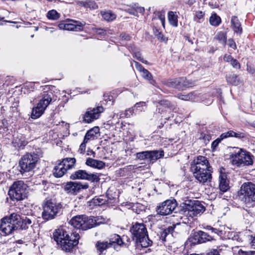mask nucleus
<instances>
[{"instance_id": "1", "label": "nucleus", "mask_w": 255, "mask_h": 255, "mask_svg": "<svg viewBox=\"0 0 255 255\" xmlns=\"http://www.w3.org/2000/svg\"><path fill=\"white\" fill-rule=\"evenodd\" d=\"M53 239L60 246L63 251L70 252L74 247L78 245L80 236L78 233L69 234L63 228H59L53 233Z\"/></svg>"}, {"instance_id": "2", "label": "nucleus", "mask_w": 255, "mask_h": 255, "mask_svg": "<svg viewBox=\"0 0 255 255\" xmlns=\"http://www.w3.org/2000/svg\"><path fill=\"white\" fill-rule=\"evenodd\" d=\"M43 93L41 99L37 104L36 107L32 109L31 118L37 119L39 118L44 113L48 106L52 101L54 98L53 92L55 87L52 85H46L42 86Z\"/></svg>"}, {"instance_id": "3", "label": "nucleus", "mask_w": 255, "mask_h": 255, "mask_svg": "<svg viewBox=\"0 0 255 255\" xmlns=\"http://www.w3.org/2000/svg\"><path fill=\"white\" fill-rule=\"evenodd\" d=\"M130 231L137 246L147 248L151 245L152 242L148 238L147 229L143 223H136L132 225Z\"/></svg>"}, {"instance_id": "4", "label": "nucleus", "mask_w": 255, "mask_h": 255, "mask_svg": "<svg viewBox=\"0 0 255 255\" xmlns=\"http://www.w3.org/2000/svg\"><path fill=\"white\" fill-rule=\"evenodd\" d=\"M240 197L248 207L255 206V184L251 182L243 184L240 191Z\"/></svg>"}, {"instance_id": "5", "label": "nucleus", "mask_w": 255, "mask_h": 255, "mask_svg": "<svg viewBox=\"0 0 255 255\" xmlns=\"http://www.w3.org/2000/svg\"><path fill=\"white\" fill-rule=\"evenodd\" d=\"M62 208V205L56 202L55 199L47 198L43 204V211L42 217L45 220L53 219Z\"/></svg>"}, {"instance_id": "6", "label": "nucleus", "mask_w": 255, "mask_h": 255, "mask_svg": "<svg viewBox=\"0 0 255 255\" xmlns=\"http://www.w3.org/2000/svg\"><path fill=\"white\" fill-rule=\"evenodd\" d=\"M27 188V185L22 180L15 181L10 187L8 195L12 200H22L26 196Z\"/></svg>"}, {"instance_id": "7", "label": "nucleus", "mask_w": 255, "mask_h": 255, "mask_svg": "<svg viewBox=\"0 0 255 255\" xmlns=\"http://www.w3.org/2000/svg\"><path fill=\"white\" fill-rule=\"evenodd\" d=\"M98 219L94 220L93 219L89 218L86 215H77L73 217L70 221V224L73 227L87 230L94 227V225L97 222Z\"/></svg>"}, {"instance_id": "8", "label": "nucleus", "mask_w": 255, "mask_h": 255, "mask_svg": "<svg viewBox=\"0 0 255 255\" xmlns=\"http://www.w3.org/2000/svg\"><path fill=\"white\" fill-rule=\"evenodd\" d=\"M233 164L239 166L241 165H249L253 163V156L242 149L237 148L230 156Z\"/></svg>"}, {"instance_id": "9", "label": "nucleus", "mask_w": 255, "mask_h": 255, "mask_svg": "<svg viewBox=\"0 0 255 255\" xmlns=\"http://www.w3.org/2000/svg\"><path fill=\"white\" fill-rule=\"evenodd\" d=\"M182 206L184 214L191 218L203 213L205 210V207L199 201H188L183 203Z\"/></svg>"}, {"instance_id": "10", "label": "nucleus", "mask_w": 255, "mask_h": 255, "mask_svg": "<svg viewBox=\"0 0 255 255\" xmlns=\"http://www.w3.org/2000/svg\"><path fill=\"white\" fill-rule=\"evenodd\" d=\"M38 160L37 154L35 153H26L23 155L19 161V166L21 172L31 171L35 167Z\"/></svg>"}, {"instance_id": "11", "label": "nucleus", "mask_w": 255, "mask_h": 255, "mask_svg": "<svg viewBox=\"0 0 255 255\" xmlns=\"http://www.w3.org/2000/svg\"><path fill=\"white\" fill-rule=\"evenodd\" d=\"M12 222L16 223L17 229L26 230L32 227L34 224L36 219L32 215L20 216L16 213H12Z\"/></svg>"}, {"instance_id": "12", "label": "nucleus", "mask_w": 255, "mask_h": 255, "mask_svg": "<svg viewBox=\"0 0 255 255\" xmlns=\"http://www.w3.org/2000/svg\"><path fill=\"white\" fill-rule=\"evenodd\" d=\"M163 156L164 153L163 151L158 150L144 151L135 154V156L136 159L140 160L149 161L150 162H153Z\"/></svg>"}, {"instance_id": "13", "label": "nucleus", "mask_w": 255, "mask_h": 255, "mask_svg": "<svg viewBox=\"0 0 255 255\" xmlns=\"http://www.w3.org/2000/svg\"><path fill=\"white\" fill-rule=\"evenodd\" d=\"M177 205V203L175 199L166 200L157 206L156 212L160 215L166 216L172 213Z\"/></svg>"}, {"instance_id": "14", "label": "nucleus", "mask_w": 255, "mask_h": 255, "mask_svg": "<svg viewBox=\"0 0 255 255\" xmlns=\"http://www.w3.org/2000/svg\"><path fill=\"white\" fill-rule=\"evenodd\" d=\"M191 170L192 172L200 170L204 171L207 169H212L210 166L207 158L203 156H198L191 164Z\"/></svg>"}, {"instance_id": "15", "label": "nucleus", "mask_w": 255, "mask_h": 255, "mask_svg": "<svg viewBox=\"0 0 255 255\" xmlns=\"http://www.w3.org/2000/svg\"><path fill=\"white\" fill-rule=\"evenodd\" d=\"M12 214L9 217L3 218L0 223V229L3 235H8L12 233V231L17 230L16 223L12 222Z\"/></svg>"}, {"instance_id": "16", "label": "nucleus", "mask_w": 255, "mask_h": 255, "mask_svg": "<svg viewBox=\"0 0 255 255\" xmlns=\"http://www.w3.org/2000/svg\"><path fill=\"white\" fill-rule=\"evenodd\" d=\"M70 178L73 180L82 179L91 182H98L100 180L99 176L96 174L89 173L84 170H78L70 175Z\"/></svg>"}, {"instance_id": "17", "label": "nucleus", "mask_w": 255, "mask_h": 255, "mask_svg": "<svg viewBox=\"0 0 255 255\" xmlns=\"http://www.w3.org/2000/svg\"><path fill=\"white\" fill-rule=\"evenodd\" d=\"M103 111L104 108L102 106L89 108L83 116V121L86 123H91L94 120L99 119Z\"/></svg>"}, {"instance_id": "18", "label": "nucleus", "mask_w": 255, "mask_h": 255, "mask_svg": "<svg viewBox=\"0 0 255 255\" xmlns=\"http://www.w3.org/2000/svg\"><path fill=\"white\" fill-rule=\"evenodd\" d=\"M85 24L84 21L70 20L67 23H59L58 27L60 29L79 31L83 30V26Z\"/></svg>"}, {"instance_id": "19", "label": "nucleus", "mask_w": 255, "mask_h": 255, "mask_svg": "<svg viewBox=\"0 0 255 255\" xmlns=\"http://www.w3.org/2000/svg\"><path fill=\"white\" fill-rule=\"evenodd\" d=\"M89 185L87 183L82 184L78 182H68L64 186V190L69 194H77L81 189H87Z\"/></svg>"}, {"instance_id": "20", "label": "nucleus", "mask_w": 255, "mask_h": 255, "mask_svg": "<svg viewBox=\"0 0 255 255\" xmlns=\"http://www.w3.org/2000/svg\"><path fill=\"white\" fill-rule=\"evenodd\" d=\"M212 169H205L204 171L200 170L193 172L195 178L198 181L202 184H205L211 182L212 179Z\"/></svg>"}, {"instance_id": "21", "label": "nucleus", "mask_w": 255, "mask_h": 255, "mask_svg": "<svg viewBox=\"0 0 255 255\" xmlns=\"http://www.w3.org/2000/svg\"><path fill=\"white\" fill-rule=\"evenodd\" d=\"M219 179L220 190L223 192H226L229 189V181L227 180L225 172L222 170H220Z\"/></svg>"}, {"instance_id": "22", "label": "nucleus", "mask_w": 255, "mask_h": 255, "mask_svg": "<svg viewBox=\"0 0 255 255\" xmlns=\"http://www.w3.org/2000/svg\"><path fill=\"white\" fill-rule=\"evenodd\" d=\"M194 238L195 240H198L199 243H205L213 240V238L211 236L201 231L195 233Z\"/></svg>"}, {"instance_id": "23", "label": "nucleus", "mask_w": 255, "mask_h": 255, "mask_svg": "<svg viewBox=\"0 0 255 255\" xmlns=\"http://www.w3.org/2000/svg\"><path fill=\"white\" fill-rule=\"evenodd\" d=\"M124 244L122 239L117 234L114 235L110 240L109 244L111 247H113L118 250L119 247Z\"/></svg>"}, {"instance_id": "24", "label": "nucleus", "mask_w": 255, "mask_h": 255, "mask_svg": "<svg viewBox=\"0 0 255 255\" xmlns=\"http://www.w3.org/2000/svg\"><path fill=\"white\" fill-rule=\"evenodd\" d=\"M86 164L89 166L97 169H102L105 165V163L102 161L98 160L90 157L87 159Z\"/></svg>"}, {"instance_id": "25", "label": "nucleus", "mask_w": 255, "mask_h": 255, "mask_svg": "<svg viewBox=\"0 0 255 255\" xmlns=\"http://www.w3.org/2000/svg\"><path fill=\"white\" fill-rule=\"evenodd\" d=\"M60 164L65 168V171L73 168L76 163L75 158H65L59 162Z\"/></svg>"}, {"instance_id": "26", "label": "nucleus", "mask_w": 255, "mask_h": 255, "mask_svg": "<svg viewBox=\"0 0 255 255\" xmlns=\"http://www.w3.org/2000/svg\"><path fill=\"white\" fill-rule=\"evenodd\" d=\"M231 22L234 31L238 34H241L243 30L241 23L238 17L236 16H232Z\"/></svg>"}, {"instance_id": "27", "label": "nucleus", "mask_w": 255, "mask_h": 255, "mask_svg": "<svg viewBox=\"0 0 255 255\" xmlns=\"http://www.w3.org/2000/svg\"><path fill=\"white\" fill-rule=\"evenodd\" d=\"M99 133V128L98 127H95L88 130L84 139L85 142H88L89 140H94L97 138V134Z\"/></svg>"}, {"instance_id": "28", "label": "nucleus", "mask_w": 255, "mask_h": 255, "mask_svg": "<svg viewBox=\"0 0 255 255\" xmlns=\"http://www.w3.org/2000/svg\"><path fill=\"white\" fill-rule=\"evenodd\" d=\"M133 55L137 60L140 61L143 64H149V62L145 60L141 55V53L138 50V49L134 46H131L129 49Z\"/></svg>"}, {"instance_id": "29", "label": "nucleus", "mask_w": 255, "mask_h": 255, "mask_svg": "<svg viewBox=\"0 0 255 255\" xmlns=\"http://www.w3.org/2000/svg\"><path fill=\"white\" fill-rule=\"evenodd\" d=\"M65 169L63 166L59 162L54 168L53 174L56 177L59 178L63 176L66 173Z\"/></svg>"}, {"instance_id": "30", "label": "nucleus", "mask_w": 255, "mask_h": 255, "mask_svg": "<svg viewBox=\"0 0 255 255\" xmlns=\"http://www.w3.org/2000/svg\"><path fill=\"white\" fill-rule=\"evenodd\" d=\"M209 22L211 25L217 26L221 23V19L216 13H213L210 17Z\"/></svg>"}, {"instance_id": "31", "label": "nucleus", "mask_w": 255, "mask_h": 255, "mask_svg": "<svg viewBox=\"0 0 255 255\" xmlns=\"http://www.w3.org/2000/svg\"><path fill=\"white\" fill-rule=\"evenodd\" d=\"M107 202L106 197L104 196H100L98 197H95L94 198L92 202L95 206H101L106 203Z\"/></svg>"}, {"instance_id": "32", "label": "nucleus", "mask_w": 255, "mask_h": 255, "mask_svg": "<svg viewBox=\"0 0 255 255\" xmlns=\"http://www.w3.org/2000/svg\"><path fill=\"white\" fill-rule=\"evenodd\" d=\"M168 20L171 25L176 27L178 25L177 15L174 12L169 11L168 12Z\"/></svg>"}, {"instance_id": "33", "label": "nucleus", "mask_w": 255, "mask_h": 255, "mask_svg": "<svg viewBox=\"0 0 255 255\" xmlns=\"http://www.w3.org/2000/svg\"><path fill=\"white\" fill-rule=\"evenodd\" d=\"M97 250L101 253H102L107 248L111 247L109 243L108 242H98L96 244Z\"/></svg>"}, {"instance_id": "34", "label": "nucleus", "mask_w": 255, "mask_h": 255, "mask_svg": "<svg viewBox=\"0 0 255 255\" xmlns=\"http://www.w3.org/2000/svg\"><path fill=\"white\" fill-rule=\"evenodd\" d=\"M103 18L107 21H112L116 17V15L111 11H106L102 13Z\"/></svg>"}, {"instance_id": "35", "label": "nucleus", "mask_w": 255, "mask_h": 255, "mask_svg": "<svg viewBox=\"0 0 255 255\" xmlns=\"http://www.w3.org/2000/svg\"><path fill=\"white\" fill-rule=\"evenodd\" d=\"M178 98L184 101H194L195 100V96L192 93L187 95H179Z\"/></svg>"}, {"instance_id": "36", "label": "nucleus", "mask_w": 255, "mask_h": 255, "mask_svg": "<svg viewBox=\"0 0 255 255\" xmlns=\"http://www.w3.org/2000/svg\"><path fill=\"white\" fill-rule=\"evenodd\" d=\"M49 19L56 20L59 18V14L55 10H51L49 11L47 15Z\"/></svg>"}, {"instance_id": "37", "label": "nucleus", "mask_w": 255, "mask_h": 255, "mask_svg": "<svg viewBox=\"0 0 255 255\" xmlns=\"http://www.w3.org/2000/svg\"><path fill=\"white\" fill-rule=\"evenodd\" d=\"M83 5L85 7H89L90 8L96 9L98 7L97 4L93 1H89L87 2H83Z\"/></svg>"}, {"instance_id": "38", "label": "nucleus", "mask_w": 255, "mask_h": 255, "mask_svg": "<svg viewBox=\"0 0 255 255\" xmlns=\"http://www.w3.org/2000/svg\"><path fill=\"white\" fill-rule=\"evenodd\" d=\"M93 31L99 36L100 38H103L106 34L105 30L102 28H93Z\"/></svg>"}, {"instance_id": "39", "label": "nucleus", "mask_w": 255, "mask_h": 255, "mask_svg": "<svg viewBox=\"0 0 255 255\" xmlns=\"http://www.w3.org/2000/svg\"><path fill=\"white\" fill-rule=\"evenodd\" d=\"M140 74L142 78L146 80H151L152 78V75L151 73L145 69H144V70L140 73Z\"/></svg>"}, {"instance_id": "40", "label": "nucleus", "mask_w": 255, "mask_h": 255, "mask_svg": "<svg viewBox=\"0 0 255 255\" xmlns=\"http://www.w3.org/2000/svg\"><path fill=\"white\" fill-rule=\"evenodd\" d=\"M159 104L160 106H162L165 107L172 108L174 107L169 101L166 100H162L159 102Z\"/></svg>"}, {"instance_id": "41", "label": "nucleus", "mask_w": 255, "mask_h": 255, "mask_svg": "<svg viewBox=\"0 0 255 255\" xmlns=\"http://www.w3.org/2000/svg\"><path fill=\"white\" fill-rule=\"evenodd\" d=\"M220 136L222 140L228 137H233V130H229L223 133Z\"/></svg>"}, {"instance_id": "42", "label": "nucleus", "mask_w": 255, "mask_h": 255, "mask_svg": "<svg viewBox=\"0 0 255 255\" xmlns=\"http://www.w3.org/2000/svg\"><path fill=\"white\" fill-rule=\"evenodd\" d=\"M133 110L131 109H128L126 110L124 114H122L120 115L121 118H128L130 117L133 113Z\"/></svg>"}, {"instance_id": "43", "label": "nucleus", "mask_w": 255, "mask_h": 255, "mask_svg": "<svg viewBox=\"0 0 255 255\" xmlns=\"http://www.w3.org/2000/svg\"><path fill=\"white\" fill-rule=\"evenodd\" d=\"M233 137L239 139L244 138L246 137V133L243 132H235L233 131Z\"/></svg>"}, {"instance_id": "44", "label": "nucleus", "mask_w": 255, "mask_h": 255, "mask_svg": "<svg viewBox=\"0 0 255 255\" xmlns=\"http://www.w3.org/2000/svg\"><path fill=\"white\" fill-rule=\"evenodd\" d=\"M173 229H174V227H170L167 230H165L164 231H163L162 232L161 237L163 238L162 239V240L163 241H164L165 240V237L166 236V235H167L168 233H170L171 232H172Z\"/></svg>"}, {"instance_id": "45", "label": "nucleus", "mask_w": 255, "mask_h": 255, "mask_svg": "<svg viewBox=\"0 0 255 255\" xmlns=\"http://www.w3.org/2000/svg\"><path fill=\"white\" fill-rule=\"evenodd\" d=\"M222 140V139L220 138V136L217 138L216 140L213 141L212 143L211 148L213 150H215L216 147L219 145V143Z\"/></svg>"}, {"instance_id": "46", "label": "nucleus", "mask_w": 255, "mask_h": 255, "mask_svg": "<svg viewBox=\"0 0 255 255\" xmlns=\"http://www.w3.org/2000/svg\"><path fill=\"white\" fill-rule=\"evenodd\" d=\"M154 32L155 35L158 39L160 40L161 41L165 40L163 34L160 32H159L158 29H155L154 31Z\"/></svg>"}, {"instance_id": "47", "label": "nucleus", "mask_w": 255, "mask_h": 255, "mask_svg": "<svg viewBox=\"0 0 255 255\" xmlns=\"http://www.w3.org/2000/svg\"><path fill=\"white\" fill-rule=\"evenodd\" d=\"M104 100L107 102H111V105H113L114 102V98L113 96L109 95L108 94L104 95Z\"/></svg>"}, {"instance_id": "48", "label": "nucleus", "mask_w": 255, "mask_h": 255, "mask_svg": "<svg viewBox=\"0 0 255 255\" xmlns=\"http://www.w3.org/2000/svg\"><path fill=\"white\" fill-rule=\"evenodd\" d=\"M133 63H134V66L135 68L137 71H138L140 73H141L142 71L145 69L138 62L133 61Z\"/></svg>"}, {"instance_id": "49", "label": "nucleus", "mask_w": 255, "mask_h": 255, "mask_svg": "<svg viewBox=\"0 0 255 255\" xmlns=\"http://www.w3.org/2000/svg\"><path fill=\"white\" fill-rule=\"evenodd\" d=\"M146 106V104L144 102H140L139 103H137L134 105V108L135 109H137L138 108H141L140 110L141 111L142 110H144V108L143 107H145Z\"/></svg>"}, {"instance_id": "50", "label": "nucleus", "mask_w": 255, "mask_h": 255, "mask_svg": "<svg viewBox=\"0 0 255 255\" xmlns=\"http://www.w3.org/2000/svg\"><path fill=\"white\" fill-rule=\"evenodd\" d=\"M87 142H85V139H84L83 142L80 145V147L79 148L78 151L80 153H84V152L85 151V149H86V143H87Z\"/></svg>"}, {"instance_id": "51", "label": "nucleus", "mask_w": 255, "mask_h": 255, "mask_svg": "<svg viewBox=\"0 0 255 255\" xmlns=\"http://www.w3.org/2000/svg\"><path fill=\"white\" fill-rule=\"evenodd\" d=\"M239 253L240 255H255V251H243L241 250Z\"/></svg>"}, {"instance_id": "52", "label": "nucleus", "mask_w": 255, "mask_h": 255, "mask_svg": "<svg viewBox=\"0 0 255 255\" xmlns=\"http://www.w3.org/2000/svg\"><path fill=\"white\" fill-rule=\"evenodd\" d=\"M205 15V13L202 11H197L195 13V20H196V18L201 19L203 18Z\"/></svg>"}, {"instance_id": "53", "label": "nucleus", "mask_w": 255, "mask_h": 255, "mask_svg": "<svg viewBox=\"0 0 255 255\" xmlns=\"http://www.w3.org/2000/svg\"><path fill=\"white\" fill-rule=\"evenodd\" d=\"M92 218L94 220H96V219H98V218H99L97 222L94 225V227L104 223L105 221L104 218L100 217H96Z\"/></svg>"}, {"instance_id": "54", "label": "nucleus", "mask_w": 255, "mask_h": 255, "mask_svg": "<svg viewBox=\"0 0 255 255\" xmlns=\"http://www.w3.org/2000/svg\"><path fill=\"white\" fill-rule=\"evenodd\" d=\"M216 39L220 41H225L226 40L225 35L223 32H220L216 35Z\"/></svg>"}, {"instance_id": "55", "label": "nucleus", "mask_w": 255, "mask_h": 255, "mask_svg": "<svg viewBox=\"0 0 255 255\" xmlns=\"http://www.w3.org/2000/svg\"><path fill=\"white\" fill-rule=\"evenodd\" d=\"M231 63L234 68L239 69L240 68V64L238 62V61L235 59H233Z\"/></svg>"}, {"instance_id": "56", "label": "nucleus", "mask_w": 255, "mask_h": 255, "mask_svg": "<svg viewBox=\"0 0 255 255\" xmlns=\"http://www.w3.org/2000/svg\"><path fill=\"white\" fill-rule=\"evenodd\" d=\"M247 71L249 73H250L251 74H254L255 72V68L254 67H253L252 65L247 64Z\"/></svg>"}, {"instance_id": "57", "label": "nucleus", "mask_w": 255, "mask_h": 255, "mask_svg": "<svg viewBox=\"0 0 255 255\" xmlns=\"http://www.w3.org/2000/svg\"><path fill=\"white\" fill-rule=\"evenodd\" d=\"M233 59V58L230 55L226 54L224 56V60L225 61L231 62Z\"/></svg>"}, {"instance_id": "58", "label": "nucleus", "mask_w": 255, "mask_h": 255, "mask_svg": "<svg viewBox=\"0 0 255 255\" xmlns=\"http://www.w3.org/2000/svg\"><path fill=\"white\" fill-rule=\"evenodd\" d=\"M159 19L160 20L163 27H165V16L164 15L160 14L158 16Z\"/></svg>"}, {"instance_id": "59", "label": "nucleus", "mask_w": 255, "mask_h": 255, "mask_svg": "<svg viewBox=\"0 0 255 255\" xmlns=\"http://www.w3.org/2000/svg\"><path fill=\"white\" fill-rule=\"evenodd\" d=\"M206 255H220L219 252L217 250H213L207 254Z\"/></svg>"}, {"instance_id": "60", "label": "nucleus", "mask_w": 255, "mask_h": 255, "mask_svg": "<svg viewBox=\"0 0 255 255\" xmlns=\"http://www.w3.org/2000/svg\"><path fill=\"white\" fill-rule=\"evenodd\" d=\"M121 37L123 39L126 40H130V36L126 33H122L121 34Z\"/></svg>"}, {"instance_id": "61", "label": "nucleus", "mask_w": 255, "mask_h": 255, "mask_svg": "<svg viewBox=\"0 0 255 255\" xmlns=\"http://www.w3.org/2000/svg\"><path fill=\"white\" fill-rule=\"evenodd\" d=\"M251 245L252 247L255 249V236L252 237Z\"/></svg>"}, {"instance_id": "62", "label": "nucleus", "mask_w": 255, "mask_h": 255, "mask_svg": "<svg viewBox=\"0 0 255 255\" xmlns=\"http://www.w3.org/2000/svg\"><path fill=\"white\" fill-rule=\"evenodd\" d=\"M144 11V7H137V9H136V12H138L139 13H143Z\"/></svg>"}, {"instance_id": "63", "label": "nucleus", "mask_w": 255, "mask_h": 255, "mask_svg": "<svg viewBox=\"0 0 255 255\" xmlns=\"http://www.w3.org/2000/svg\"><path fill=\"white\" fill-rule=\"evenodd\" d=\"M229 41L230 42V43L229 44L230 46L233 48L234 49H236V43L233 40H231Z\"/></svg>"}, {"instance_id": "64", "label": "nucleus", "mask_w": 255, "mask_h": 255, "mask_svg": "<svg viewBox=\"0 0 255 255\" xmlns=\"http://www.w3.org/2000/svg\"><path fill=\"white\" fill-rule=\"evenodd\" d=\"M209 229L211 230L212 231V232H214V233H217V230L215 229V228H212L211 227H209Z\"/></svg>"}]
</instances>
